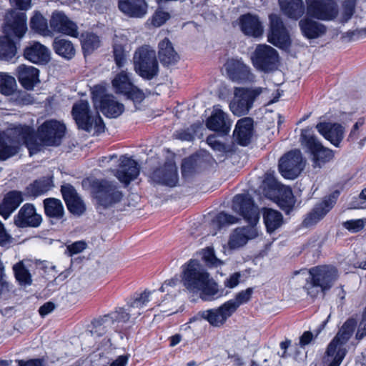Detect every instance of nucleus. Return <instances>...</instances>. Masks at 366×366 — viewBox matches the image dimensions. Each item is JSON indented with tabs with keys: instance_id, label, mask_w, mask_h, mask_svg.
I'll return each mask as SVG.
<instances>
[{
	"instance_id": "32",
	"label": "nucleus",
	"mask_w": 366,
	"mask_h": 366,
	"mask_svg": "<svg viewBox=\"0 0 366 366\" xmlns=\"http://www.w3.org/2000/svg\"><path fill=\"white\" fill-rule=\"evenodd\" d=\"M24 201L23 194L19 191H10L6 193L0 203V215L8 219Z\"/></svg>"
},
{
	"instance_id": "26",
	"label": "nucleus",
	"mask_w": 366,
	"mask_h": 366,
	"mask_svg": "<svg viewBox=\"0 0 366 366\" xmlns=\"http://www.w3.org/2000/svg\"><path fill=\"white\" fill-rule=\"evenodd\" d=\"M151 178L157 184L174 187L178 181L177 167L172 163H166L163 167L155 169Z\"/></svg>"
},
{
	"instance_id": "37",
	"label": "nucleus",
	"mask_w": 366,
	"mask_h": 366,
	"mask_svg": "<svg viewBox=\"0 0 366 366\" xmlns=\"http://www.w3.org/2000/svg\"><path fill=\"white\" fill-rule=\"evenodd\" d=\"M45 214L56 220L64 217V208L60 199L56 198H46L43 201Z\"/></svg>"
},
{
	"instance_id": "45",
	"label": "nucleus",
	"mask_w": 366,
	"mask_h": 366,
	"mask_svg": "<svg viewBox=\"0 0 366 366\" xmlns=\"http://www.w3.org/2000/svg\"><path fill=\"white\" fill-rule=\"evenodd\" d=\"M132 316L131 312H127L123 307H119L115 311L106 315L108 319L112 320V330L117 331L122 324L126 323Z\"/></svg>"
},
{
	"instance_id": "7",
	"label": "nucleus",
	"mask_w": 366,
	"mask_h": 366,
	"mask_svg": "<svg viewBox=\"0 0 366 366\" xmlns=\"http://www.w3.org/2000/svg\"><path fill=\"white\" fill-rule=\"evenodd\" d=\"M300 142L309 154L314 168H321L334 157L332 150L322 144L311 128L302 129Z\"/></svg>"
},
{
	"instance_id": "60",
	"label": "nucleus",
	"mask_w": 366,
	"mask_h": 366,
	"mask_svg": "<svg viewBox=\"0 0 366 366\" xmlns=\"http://www.w3.org/2000/svg\"><path fill=\"white\" fill-rule=\"evenodd\" d=\"M11 237L6 231L4 225L0 221V245L4 246L11 242Z\"/></svg>"
},
{
	"instance_id": "1",
	"label": "nucleus",
	"mask_w": 366,
	"mask_h": 366,
	"mask_svg": "<svg viewBox=\"0 0 366 366\" xmlns=\"http://www.w3.org/2000/svg\"><path fill=\"white\" fill-rule=\"evenodd\" d=\"M232 209L242 215L250 224L247 227H237L231 234L228 245L231 249H237L245 245L249 240L258 236L256 224L259 219V212L252 197L244 194L234 196Z\"/></svg>"
},
{
	"instance_id": "35",
	"label": "nucleus",
	"mask_w": 366,
	"mask_h": 366,
	"mask_svg": "<svg viewBox=\"0 0 366 366\" xmlns=\"http://www.w3.org/2000/svg\"><path fill=\"white\" fill-rule=\"evenodd\" d=\"M100 109L106 117L117 118L122 114L124 107L116 101L113 96L105 95L100 100Z\"/></svg>"
},
{
	"instance_id": "40",
	"label": "nucleus",
	"mask_w": 366,
	"mask_h": 366,
	"mask_svg": "<svg viewBox=\"0 0 366 366\" xmlns=\"http://www.w3.org/2000/svg\"><path fill=\"white\" fill-rule=\"evenodd\" d=\"M263 220L267 231L272 233L282 226L283 224V216L277 210L264 208L263 212Z\"/></svg>"
},
{
	"instance_id": "5",
	"label": "nucleus",
	"mask_w": 366,
	"mask_h": 366,
	"mask_svg": "<svg viewBox=\"0 0 366 366\" xmlns=\"http://www.w3.org/2000/svg\"><path fill=\"white\" fill-rule=\"evenodd\" d=\"M338 278L337 269L330 265L313 267L309 270V277L304 286L307 295L316 298L320 295H325Z\"/></svg>"
},
{
	"instance_id": "27",
	"label": "nucleus",
	"mask_w": 366,
	"mask_h": 366,
	"mask_svg": "<svg viewBox=\"0 0 366 366\" xmlns=\"http://www.w3.org/2000/svg\"><path fill=\"white\" fill-rule=\"evenodd\" d=\"M253 120L244 117L237 121L233 133L237 142L242 146H247L251 142L253 135Z\"/></svg>"
},
{
	"instance_id": "33",
	"label": "nucleus",
	"mask_w": 366,
	"mask_h": 366,
	"mask_svg": "<svg viewBox=\"0 0 366 366\" xmlns=\"http://www.w3.org/2000/svg\"><path fill=\"white\" fill-rule=\"evenodd\" d=\"M16 71L19 83L28 90L33 89L39 81V70L32 66L21 64L17 67Z\"/></svg>"
},
{
	"instance_id": "49",
	"label": "nucleus",
	"mask_w": 366,
	"mask_h": 366,
	"mask_svg": "<svg viewBox=\"0 0 366 366\" xmlns=\"http://www.w3.org/2000/svg\"><path fill=\"white\" fill-rule=\"evenodd\" d=\"M252 293V288L249 287L247 290L237 293L234 299L227 301V303L229 305L233 312H235V311L241 305L247 303L251 299Z\"/></svg>"
},
{
	"instance_id": "20",
	"label": "nucleus",
	"mask_w": 366,
	"mask_h": 366,
	"mask_svg": "<svg viewBox=\"0 0 366 366\" xmlns=\"http://www.w3.org/2000/svg\"><path fill=\"white\" fill-rule=\"evenodd\" d=\"M339 192L335 191L322 202L317 204L312 211L307 214L303 221V224L308 227L317 223L334 207L339 196Z\"/></svg>"
},
{
	"instance_id": "43",
	"label": "nucleus",
	"mask_w": 366,
	"mask_h": 366,
	"mask_svg": "<svg viewBox=\"0 0 366 366\" xmlns=\"http://www.w3.org/2000/svg\"><path fill=\"white\" fill-rule=\"evenodd\" d=\"M99 37L94 33H83L81 36V48L84 55L92 54L100 46Z\"/></svg>"
},
{
	"instance_id": "15",
	"label": "nucleus",
	"mask_w": 366,
	"mask_h": 366,
	"mask_svg": "<svg viewBox=\"0 0 366 366\" xmlns=\"http://www.w3.org/2000/svg\"><path fill=\"white\" fill-rule=\"evenodd\" d=\"M302 157L298 149L289 152L279 162V170L282 175L289 179H294L303 169Z\"/></svg>"
},
{
	"instance_id": "3",
	"label": "nucleus",
	"mask_w": 366,
	"mask_h": 366,
	"mask_svg": "<svg viewBox=\"0 0 366 366\" xmlns=\"http://www.w3.org/2000/svg\"><path fill=\"white\" fill-rule=\"evenodd\" d=\"M26 31V14L16 10L11 11L6 16V35L0 37V60L13 61L17 53L14 39L19 40Z\"/></svg>"
},
{
	"instance_id": "23",
	"label": "nucleus",
	"mask_w": 366,
	"mask_h": 366,
	"mask_svg": "<svg viewBox=\"0 0 366 366\" xmlns=\"http://www.w3.org/2000/svg\"><path fill=\"white\" fill-rule=\"evenodd\" d=\"M49 24L53 31L73 37L78 36L77 25L70 20L62 11H56L53 12Z\"/></svg>"
},
{
	"instance_id": "62",
	"label": "nucleus",
	"mask_w": 366,
	"mask_h": 366,
	"mask_svg": "<svg viewBox=\"0 0 366 366\" xmlns=\"http://www.w3.org/2000/svg\"><path fill=\"white\" fill-rule=\"evenodd\" d=\"M174 136L177 139L183 141H192L194 139L193 134L187 130L177 131Z\"/></svg>"
},
{
	"instance_id": "57",
	"label": "nucleus",
	"mask_w": 366,
	"mask_h": 366,
	"mask_svg": "<svg viewBox=\"0 0 366 366\" xmlns=\"http://www.w3.org/2000/svg\"><path fill=\"white\" fill-rule=\"evenodd\" d=\"M86 248L85 242L82 241L76 242L67 246V251L70 256L81 252Z\"/></svg>"
},
{
	"instance_id": "28",
	"label": "nucleus",
	"mask_w": 366,
	"mask_h": 366,
	"mask_svg": "<svg viewBox=\"0 0 366 366\" xmlns=\"http://www.w3.org/2000/svg\"><path fill=\"white\" fill-rule=\"evenodd\" d=\"M316 129L335 147H338L343 139L345 129L340 124L320 122L317 124Z\"/></svg>"
},
{
	"instance_id": "38",
	"label": "nucleus",
	"mask_w": 366,
	"mask_h": 366,
	"mask_svg": "<svg viewBox=\"0 0 366 366\" xmlns=\"http://www.w3.org/2000/svg\"><path fill=\"white\" fill-rule=\"evenodd\" d=\"M282 11L290 18L298 19L305 11L302 0H279Z\"/></svg>"
},
{
	"instance_id": "44",
	"label": "nucleus",
	"mask_w": 366,
	"mask_h": 366,
	"mask_svg": "<svg viewBox=\"0 0 366 366\" xmlns=\"http://www.w3.org/2000/svg\"><path fill=\"white\" fill-rule=\"evenodd\" d=\"M31 28L38 34L44 36H51L53 31L49 29L46 19L41 14L36 13L31 19Z\"/></svg>"
},
{
	"instance_id": "48",
	"label": "nucleus",
	"mask_w": 366,
	"mask_h": 366,
	"mask_svg": "<svg viewBox=\"0 0 366 366\" xmlns=\"http://www.w3.org/2000/svg\"><path fill=\"white\" fill-rule=\"evenodd\" d=\"M111 322L112 320L108 319L106 315L100 317L92 322V328L90 332L93 335L101 337L109 330H112Z\"/></svg>"
},
{
	"instance_id": "63",
	"label": "nucleus",
	"mask_w": 366,
	"mask_h": 366,
	"mask_svg": "<svg viewBox=\"0 0 366 366\" xmlns=\"http://www.w3.org/2000/svg\"><path fill=\"white\" fill-rule=\"evenodd\" d=\"M240 277V274L238 273H234L229 277V278L227 279L224 282V285L226 287L233 288L236 287L239 284V279Z\"/></svg>"
},
{
	"instance_id": "11",
	"label": "nucleus",
	"mask_w": 366,
	"mask_h": 366,
	"mask_svg": "<svg viewBox=\"0 0 366 366\" xmlns=\"http://www.w3.org/2000/svg\"><path fill=\"white\" fill-rule=\"evenodd\" d=\"M266 89L261 86L235 88L234 98L229 104L231 112L238 117L247 114L257 97Z\"/></svg>"
},
{
	"instance_id": "56",
	"label": "nucleus",
	"mask_w": 366,
	"mask_h": 366,
	"mask_svg": "<svg viewBox=\"0 0 366 366\" xmlns=\"http://www.w3.org/2000/svg\"><path fill=\"white\" fill-rule=\"evenodd\" d=\"M113 52L117 65L118 67H122L125 61V54L122 46L121 45H115Z\"/></svg>"
},
{
	"instance_id": "12",
	"label": "nucleus",
	"mask_w": 366,
	"mask_h": 366,
	"mask_svg": "<svg viewBox=\"0 0 366 366\" xmlns=\"http://www.w3.org/2000/svg\"><path fill=\"white\" fill-rule=\"evenodd\" d=\"M65 126L56 120H48L42 124L34 133L33 142L39 149L42 145L56 146L61 142V139L65 133Z\"/></svg>"
},
{
	"instance_id": "18",
	"label": "nucleus",
	"mask_w": 366,
	"mask_h": 366,
	"mask_svg": "<svg viewBox=\"0 0 366 366\" xmlns=\"http://www.w3.org/2000/svg\"><path fill=\"white\" fill-rule=\"evenodd\" d=\"M234 313L233 310L226 302L217 308L199 312L196 316L190 320V321L203 319L207 320L212 326L219 327L223 325L227 319Z\"/></svg>"
},
{
	"instance_id": "41",
	"label": "nucleus",
	"mask_w": 366,
	"mask_h": 366,
	"mask_svg": "<svg viewBox=\"0 0 366 366\" xmlns=\"http://www.w3.org/2000/svg\"><path fill=\"white\" fill-rule=\"evenodd\" d=\"M52 45L55 53L66 59H71L75 55L74 46L68 39L56 37Z\"/></svg>"
},
{
	"instance_id": "61",
	"label": "nucleus",
	"mask_w": 366,
	"mask_h": 366,
	"mask_svg": "<svg viewBox=\"0 0 366 366\" xmlns=\"http://www.w3.org/2000/svg\"><path fill=\"white\" fill-rule=\"evenodd\" d=\"M55 308V305L51 302H47L39 307V312L41 317H44L51 312Z\"/></svg>"
},
{
	"instance_id": "59",
	"label": "nucleus",
	"mask_w": 366,
	"mask_h": 366,
	"mask_svg": "<svg viewBox=\"0 0 366 366\" xmlns=\"http://www.w3.org/2000/svg\"><path fill=\"white\" fill-rule=\"evenodd\" d=\"M207 142L214 150L223 152L225 149L224 144L217 141L214 135H209L207 138Z\"/></svg>"
},
{
	"instance_id": "21",
	"label": "nucleus",
	"mask_w": 366,
	"mask_h": 366,
	"mask_svg": "<svg viewBox=\"0 0 366 366\" xmlns=\"http://www.w3.org/2000/svg\"><path fill=\"white\" fill-rule=\"evenodd\" d=\"M225 69L229 79L240 83H253L255 75L252 73L249 66L239 60L230 59L225 64Z\"/></svg>"
},
{
	"instance_id": "58",
	"label": "nucleus",
	"mask_w": 366,
	"mask_h": 366,
	"mask_svg": "<svg viewBox=\"0 0 366 366\" xmlns=\"http://www.w3.org/2000/svg\"><path fill=\"white\" fill-rule=\"evenodd\" d=\"M194 169V162L192 158L184 159L182 164V174L184 177L189 176Z\"/></svg>"
},
{
	"instance_id": "22",
	"label": "nucleus",
	"mask_w": 366,
	"mask_h": 366,
	"mask_svg": "<svg viewBox=\"0 0 366 366\" xmlns=\"http://www.w3.org/2000/svg\"><path fill=\"white\" fill-rule=\"evenodd\" d=\"M207 127L221 135H227L231 129L232 121L219 105L214 106L210 117L206 121Z\"/></svg>"
},
{
	"instance_id": "10",
	"label": "nucleus",
	"mask_w": 366,
	"mask_h": 366,
	"mask_svg": "<svg viewBox=\"0 0 366 366\" xmlns=\"http://www.w3.org/2000/svg\"><path fill=\"white\" fill-rule=\"evenodd\" d=\"M133 61L134 70L142 78L150 80L157 76L159 64L156 52L149 46L139 48L134 54Z\"/></svg>"
},
{
	"instance_id": "2",
	"label": "nucleus",
	"mask_w": 366,
	"mask_h": 366,
	"mask_svg": "<svg viewBox=\"0 0 366 366\" xmlns=\"http://www.w3.org/2000/svg\"><path fill=\"white\" fill-rule=\"evenodd\" d=\"M182 281L189 292H200V298L204 301H212L222 295L217 284L196 259H190L183 266Z\"/></svg>"
},
{
	"instance_id": "52",
	"label": "nucleus",
	"mask_w": 366,
	"mask_h": 366,
	"mask_svg": "<svg viewBox=\"0 0 366 366\" xmlns=\"http://www.w3.org/2000/svg\"><path fill=\"white\" fill-rule=\"evenodd\" d=\"M357 0H344L342 5V19L347 21L353 16L355 11Z\"/></svg>"
},
{
	"instance_id": "42",
	"label": "nucleus",
	"mask_w": 366,
	"mask_h": 366,
	"mask_svg": "<svg viewBox=\"0 0 366 366\" xmlns=\"http://www.w3.org/2000/svg\"><path fill=\"white\" fill-rule=\"evenodd\" d=\"M51 187V180L43 177L30 184L26 188V194L29 197H36L46 193Z\"/></svg>"
},
{
	"instance_id": "8",
	"label": "nucleus",
	"mask_w": 366,
	"mask_h": 366,
	"mask_svg": "<svg viewBox=\"0 0 366 366\" xmlns=\"http://www.w3.org/2000/svg\"><path fill=\"white\" fill-rule=\"evenodd\" d=\"M71 114L79 129L88 132L93 131L97 134L104 132L105 125L102 117L98 112L93 113L90 110L88 102L80 100L76 102Z\"/></svg>"
},
{
	"instance_id": "55",
	"label": "nucleus",
	"mask_w": 366,
	"mask_h": 366,
	"mask_svg": "<svg viewBox=\"0 0 366 366\" xmlns=\"http://www.w3.org/2000/svg\"><path fill=\"white\" fill-rule=\"evenodd\" d=\"M170 17L168 12L157 10L152 17V24L154 26H160L164 24Z\"/></svg>"
},
{
	"instance_id": "29",
	"label": "nucleus",
	"mask_w": 366,
	"mask_h": 366,
	"mask_svg": "<svg viewBox=\"0 0 366 366\" xmlns=\"http://www.w3.org/2000/svg\"><path fill=\"white\" fill-rule=\"evenodd\" d=\"M119 10L129 17L142 18L147 12L145 0H119Z\"/></svg>"
},
{
	"instance_id": "46",
	"label": "nucleus",
	"mask_w": 366,
	"mask_h": 366,
	"mask_svg": "<svg viewBox=\"0 0 366 366\" xmlns=\"http://www.w3.org/2000/svg\"><path fill=\"white\" fill-rule=\"evenodd\" d=\"M150 291L145 290L134 298L133 301L129 305V312L132 315L137 317L141 315L140 310L150 301Z\"/></svg>"
},
{
	"instance_id": "6",
	"label": "nucleus",
	"mask_w": 366,
	"mask_h": 366,
	"mask_svg": "<svg viewBox=\"0 0 366 366\" xmlns=\"http://www.w3.org/2000/svg\"><path fill=\"white\" fill-rule=\"evenodd\" d=\"M92 194L96 209L102 210L112 208L123 198V193L117 183L107 179H95L91 184Z\"/></svg>"
},
{
	"instance_id": "51",
	"label": "nucleus",
	"mask_w": 366,
	"mask_h": 366,
	"mask_svg": "<svg viewBox=\"0 0 366 366\" xmlns=\"http://www.w3.org/2000/svg\"><path fill=\"white\" fill-rule=\"evenodd\" d=\"M366 225V218L350 219L342 223V227L351 233H357L364 229Z\"/></svg>"
},
{
	"instance_id": "31",
	"label": "nucleus",
	"mask_w": 366,
	"mask_h": 366,
	"mask_svg": "<svg viewBox=\"0 0 366 366\" xmlns=\"http://www.w3.org/2000/svg\"><path fill=\"white\" fill-rule=\"evenodd\" d=\"M239 20L241 30L244 34L254 37L262 35L263 27L257 15L248 13L242 15Z\"/></svg>"
},
{
	"instance_id": "50",
	"label": "nucleus",
	"mask_w": 366,
	"mask_h": 366,
	"mask_svg": "<svg viewBox=\"0 0 366 366\" xmlns=\"http://www.w3.org/2000/svg\"><path fill=\"white\" fill-rule=\"evenodd\" d=\"M16 82L15 79L6 74H0V92L1 94L9 96L16 90Z\"/></svg>"
},
{
	"instance_id": "19",
	"label": "nucleus",
	"mask_w": 366,
	"mask_h": 366,
	"mask_svg": "<svg viewBox=\"0 0 366 366\" xmlns=\"http://www.w3.org/2000/svg\"><path fill=\"white\" fill-rule=\"evenodd\" d=\"M41 222V215L37 213L35 206L31 203L24 204L14 217V223L19 228H36Z\"/></svg>"
},
{
	"instance_id": "14",
	"label": "nucleus",
	"mask_w": 366,
	"mask_h": 366,
	"mask_svg": "<svg viewBox=\"0 0 366 366\" xmlns=\"http://www.w3.org/2000/svg\"><path fill=\"white\" fill-rule=\"evenodd\" d=\"M309 16L322 21L335 19L339 13L337 4L334 0H305Z\"/></svg>"
},
{
	"instance_id": "30",
	"label": "nucleus",
	"mask_w": 366,
	"mask_h": 366,
	"mask_svg": "<svg viewBox=\"0 0 366 366\" xmlns=\"http://www.w3.org/2000/svg\"><path fill=\"white\" fill-rule=\"evenodd\" d=\"M24 56L33 63L44 64L50 60V51L44 45L34 42L24 49Z\"/></svg>"
},
{
	"instance_id": "24",
	"label": "nucleus",
	"mask_w": 366,
	"mask_h": 366,
	"mask_svg": "<svg viewBox=\"0 0 366 366\" xmlns=\"http://www.w3.org/2000/svg\"><path fill=\"white\" fill-rule=\"evenodd\" d=\"M139 171L140 167L134 159L122 157L119 169L114 175L122 183L127 186L138 177Z\"/></svg>"
},
{
	"instance_id": "64",
	"label": "nucleus",
	"mask_w": 366,
	"mask_h": 366,
	"mask_svg": "<svg viewBox=\"0 0 366 366\" xmlns=\"http://www.w3.org/2000/svg\"><path fill=\"white\" fill-rule=\"evenodd\" d=\"M313 338V335L309 331L305 332L300 338V345L303 347L310 344Z\"/></svg>"
},
{
	"instance_id": "36",
	"label": "nucleus",
	"mask_w": 366,
	"mask_h": 366,
	"mask_svg": "<svg viewBox=\"0 0 366 366\" xmlns=\"http://www.w3.org/2000/svg\"><path fill=\"white\" fill-rule=\"evenodd\" d=\"M159 58L162 64L166 66L173 65L179 59L178 54L167 38L159 44Z\"/></svg>"
},
{
	"instance_id": "17",
	"label": "nucleus",
	"mask_w": 366,
	"mask_h": 366,
	"mask_svg": "<svg viewBox=\"0 0 366 366\" xmlns=\"http://www.w3.org/2000/svg\"><path fill=\"white\" fill-rule=\"evenodd\" d=\"M270 30L268 34V41L280 48H287L290 44V39L287 29L281 18L272 14L269 16Z\"/></svg>"
},
{
	"instance_id": "53",
	"label": "nucleus",
	"mask_w": 366,
	"mask_h": 366,
	"mask_svg": "<svg viewBox=\"0 0 366 366\" xmlns=\"http://www.w3.org/2000/svg\"><path fill=\"white\" fill-rule=\"evenodd\" d=\"M239 219L233 215L227 214L224 212L218 214L214 219V222L221 227L225 225H229L238 222Z\"/></svg>"
},
{
	"instance_id": "54",
	"label": "nucleus",
	"mask_w": 366,
	"mask_h": 366,
	"mask_svg": "<svg viewBox=\"0 0 366 366\" xmlns=\"http://www.w3.org/2000/svg\"><path fill=\"white\" fill-rule=\"evenodd\" d=\"M202 259L209 266L217 267L222 264V261L215 257L213 249L209 247L202 251Z\"/></svg>"
},
{
	"instance_id": "13",
	"label": "nucleus",
	"mask_w": 366,
	"mask_h": 366,
	"mask_svg": "<svg viewBox=\"0 0 366 366\" xmlns=\"http://www.w3.org/2000/svg\"><path fill=\"white\" fill-rule=\"evenodd\" d=\"M254 66L269 73L276 70L279 64V54L276 49L267 44L258 45L252 57Z\"/></svg>"
},
{
	"instance_id": "4",
	"label": "nucleus",
	"mask_w": 366,
	"mask_h": 366,
	"mask_svg": "<svg viewBox=\"0 0 366 366\" xmlns=\"http://www.w3.org/2000/svg\"><path fill=\"white\" fill-rule=\"evenodd\" d=\"M34 131L29 127H17L0 132V160L4 161L16 155L21 144H26L30 153L39 152L33 142Z\"/></svg>"
},
{
	"instance_id": "25",
	"label": "nucleus",
	"mask_w": 366,
	"mask_h": 366,
	"mask_svg": "<svg viewBox=\"0 0 366 366\" xmlns=\"http://www.w3.org/2000/svg\"><path fill=\"white\" fill-rule=\"evenodd\" d=\"M61 192L68 210L76 216L81 215L86 210V206L74 187L69 184L61 186Z\"/></svg>"
},
{
	"instance_id": "9",
	"label": "nucleus",
	"mask_w": 366,
	"mask_h": 366,
	"mask_svg": "<svg viewBox=\"0 0 366 366\" xmlns=\"http://www.w3.org/2000/svg\"><path fill=\"white\" fill-rule=\"evenodd\" d=\"M356 325L355 319H348L329 344L326 352L332 360L328 366L340 365L347 352L345 345L353 334Z\"/></svg>"
},
{
	"instance_id": "34",
	"label": "nucleus",
	"mask_w": 366,
	"mask_h": 366,
	"mask_svg": "<svg viewBox=\"0 0 366 366\" xmlns=\"http://www.w3.org/2000/svg\"><path fill=\"white\" fill-rule=\"evenodd\" d=\"M299 26L303 35L307 39H317L326 32L324 24L305 17L299 21Z\"/></svg>"
},
{
	"instance_id": "16",
	"label": "nucleus",
	"mask_w": 366,
	"mask_h": 366,
	"mask_svg": "<svg viewBox=\"0 0 366 366\" xmlns=\"http://www.w3.org/2000/svg\"><path fill=\"white\" fill-rule=\"evenodd\" d=\"M131 76L132 74L122 71L113 79L112 86L117 93L123 94L133 101L141 102L144 99V94L142 90L133 84Z\"/></svg>"
},
{
	"instance_id": "39",
	"label": "nucleus",
	"mask_w": 366,
	"mask_h": 366,
	"mask_svg": "<svg viewBox=\"0 0 366 366\" xmlns=\"http://www.w3.org/2000/svg\"><path fill=\"white\" fill-rule=\"evenodd\" d=\"M276 199L278 206L286 213L290 212L295 203L291 188L286 186H281L279 188Z\"/></svg>"
},
{
	"instance_id": "47",
	"label": "nucleus",
	"mask_w": 366,
	"mask_h": 366,
	"mask_svg": "<svg viewBox=\"0 0 366 366\" xmlns=\"http://www.w3.org/2000/svg\"><path fill=\"white\" fill-rule=\"evenodd\" d=\"M15 278L21 286L31 285L32 283L31 275L23 262H19L13 266Z\"/></svg>"
}]
</instances>
